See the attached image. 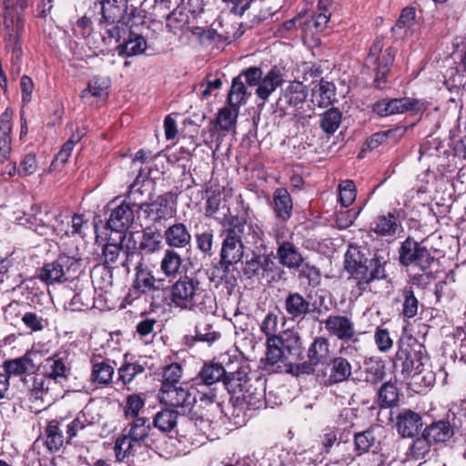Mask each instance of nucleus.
<instances>
[{"label":"nucleus","instance_id":"57","mask_svg":"<svg viewBox=\"0 0 466 466\" xmlns=\"http://www.w3.org/2000/svg\"><path fill=\"white\" fill-rule=\"evenodd\" d=\"M214 242V231L207 228L196 234V243L198 249L205 256L212 255V248Z\"/></svg>","mask_w":466,"mask_h":466},{"label":"nucleus","instance_id":"31","mask_svg":"<svg viewBox=\"0 0 466 466\" xmlns=\"http://www.w3.org/2000/svg\"><path fill=\"white\" fill-rule=\"evenodd\" d=\"M226 367L217 362H207L203 365L197 377L193 380L196 384L211 386L221 380L226 374Z\"/></svg>","mask_w":466,"mask_h":466},{"label":"nucleus","instance_id":"6","mask_svg":"<svg viewBox=\"0 0 466 466\" xmlns=\"http://www.w3.org/2000/svg\"><path fill=\"white\" fill-rule=\"evenodd\" d=\"M218 410L217 394L214 390L199 391V399L192 404L187 418L193 427L204 434L211 429L213 411Z\"/></svg>","mask_w":466,"mask_h":466},{"label":"nucleus","instance_id":"49","mask_svg":"<svg viewBox=\"0 0 466 466\" xmlns=\"http://www.w3.org/2000/svg\"><path fill=\"white\" fill-rule=\"evenodd\" d=\"M247 95V88L245 86L244 80L242 79V76L234 77L228 96V104L239 106L246 103Z\"/></svg>","mask_w":466,"mask_h":466},{"label":"nucleus","instance_id":"26","mask_svg":"<svg viewBox=\"0 0 466 466\" xmlns=\"http://www.w3.org/2000/svg\"><path fill=\"white\" fill-rule=\"evenodd\" d=\"M238 367L236 370L231 369L229 366L226 369V374L223 378V384L228 390V393L233 395L235 398L241 393V390L248 383L249 379L248 373L239 363H237Z\"/></svg>","mask_w":466,"mask_h":466},{"label":"nucleus","instance_id":"47","mask_svg":"<svg viewBox=\"0 0 466 466\" xmlns=\"http://www.w3.org/2000/svg\"><path fill=\"white\" fill-rule=\"evenodd\" d=\"M411 445L409 448V455L413 460H422L431 452V446L434 444L429 438L421 431V434L414 437Z\"/></svg>","mask_w":466,"mask_h":466},{"label":"nucleus","instance_id":"41","mask_svg":"<svg viewBox=\"0 0 466 466\" xmlns=\"http://www.w3.org/2000/svg\"><path fill=\"white\" fill-rule=\"evenodd\" d=\"M326 329L338 339L347 341L350 339V319L344 316H329L325 320Z\"/></svg>","mask_w":466,"mask_h":466},{"label":"nucleus","instance_id":"36","mask_svg":"<svg viewBox=\"0 0 466 466\" xmlns=\"http://www.w3.org/2000/svg\"><path fill=\"white\" fill-rule=\"evenodd\" d=\"M45 375L47 379L57 380L66 378L70 372V367L66 358L60 357L58 354L46 360L44 365Z\"/></svg>","mask_w":466,"mask_h":466},{"label":"nucleus","instance_id":"16","mask_svg":"<svg viewBox=\"0 0 466 466\" xmlns=\"http://www.w3.org/2000/svg\"><path fill=\"white\" fill-rule=\"evenodd\" d=\"M422 427L421 415L410 409H402L396 416L395 428L401 438H414Z\"/></svg>","mask_w":466,"mask_h":466},{"label":"nucleus","instance_id":"62","mask_svg":"<svg viewBox=\"0 0 466 466\" xmlns=\"http://www.w3.org/2000/svg\"><path fill=\"white\" fill-rule=\"evenodd\" d=\"M375 438L371 431H364L354 434V446L357 453L370 452Z\"/></svg>","mask_w":466,"mask_h":466},{"label":"nucleus","instance_id":"27","mask_svg":"<svg viewBox=\"0 0 466 466\" xmlns=\"http://www.w3.org/2000/svg\"><path fill=\"white\" fill-rule=\"evenodd\" d=\"M90 381L97 386H108L115 374V368L109 360H97L91 359Z\"/></svg>","mask_w":466,"mask_h":466},{"label":"nucleus","instance_id":"21","mask_svg":"<svg viewBox=\"0 0 466 466\" xmlns=\"http://www.w3.org/2000/svg\"><path fill=\"white\" fill-rule=\"evenodd\" d=\"M265 385L262 380H249L237 396V400L246 404L249 409L257 410L265 402Z\"/></svg>","mask_w":466,"mask_h":466},{"label":"nucleus","instance_id":"50","mask_svg":"<svg viewBox=\"0 0 466 466\" xmlns=\"http://www.w3.org/2000/svg\"><path fill=\"white\" fill-rule=\"evenodd\" d=\"M183 376V368L178 363H171L163 368L161 387L160 389H167L169 387L177 386Z\"/></svg>","mask_w":466,"mask_h":466},{"label":"nucleus","instance_id":"39","mask_svg":"<svg viewBox=\"0 0 466 466\" xmlns=\"http://www.w3.org/2000/svg\"><path fill=\"white\" fill-rule=\"evenodd\" d=\"M12 112L9 109L0 116V157L6 159L11 151Z\"/></svg>","mask_w":466,"mask_h":466},{"label":"nucleus","instance_id":"24","mask_svg":"<svg viewBox=\"0 0 466 466\" xmlns=\"http://www.w3.org/2000/svg\"><path fill=\"white\" fill-rule=\"evenodd\" d=\"M163 238L166 244L173 248H185L191 243V234L182 222L168 226L164 231Z\"/></svg>","mask_w":466,"mask_h":466},{"label":"nucleus","instance_id":"42","mask_svg":"<svg viewBox=\"0 0 466 466\" xmlns=\"http://www.w3.org/2000/svg\"><path fill=\"white\" fill-rule=\"evenodd\" d=\"M178 413L173 409L166 408L157 411L153 418V426L161 432L167 433L177 424Z\"/></svg>","mask_w":466,"mask_h":466},{"label":"nucleus","instance_id":"28","mask_svg":"<svg viewBox=\"0 0 466 466\" xmlns=\"http://www.w3.org/2000/svg\"><path fill=\"white\" fill-rule=\"evenodd\" d=\"M293 202L286 188H277L273 193V210L278 219L286 222L292 215Z\"/></svg>","mask_w":466,"mask_h":466},{"label":"nucleus","instance_id":"35","mask_svg":"<svg viewBox=\"0 0 466 466\" xmlns=\"http://www.w3.org/2000/svg\"><path fill=\"white\" fill-rule=\"evenodd\" d=\"M307 96L306 86L299 81H293L283 91L279 103L287 106H295L303 103Z\"/></svg>","mask_w":466,"mask_h":466},{"label":"nucleus","instance_id":"11","mask_svg":"<svg viewBox=\"0 0 466 466\" xmlns=\"http://www.w3.org/2000/svg\"><path fill=\"white\" fill-rule=\"evenodd\" d=\"M421 106L420 100L413 97L382 98L372 105V112L380 117H385L410 111L419 112L421 110Z\"/></svg>","mask_w":466,"mask_h":466},{"label":"nucleus","instance_id":"40","mask_svg":"<svg viewBox=\"0 0 466 466\" xmlns=\"http://www.w3.org/2000/svg\"><path fill=\"white\" fill-rule=\"evenodd\" d=\"M150 430L151 424L148 418H134L128 422V431L126 435L136 443L143 442L148 438Z\"/></svg>","mask_w":466,"mask_h":466},{"label":"nucleus","instance_id":"43","mask_svg":"<svg viewBox=\"0 0 466 466\" xmlns=\"http://www.w3.org/2000/svg\"><path fill=\"white\" fill-rule=\"evenodd\" d=\"M63 421V419L52 420L48 421L47 426L46 428V448L50 451H57L63 446L64 443V435L60 429V423Z\"/></svg>","mask_w":466,"mask_h":466},{"label":"nucleus","instance_id":"63","mask_svg":"<svg viewBox=\"0 0 466 466\" xmlns=\"http://www.w3.org/2000/svg\"><path fill=\"white\" fill-rule=\"evenodd\" d=\"M145 371L142 365L137 363H127L118 369L119 380L123 384H128L134 380L137 375Z\"/></svg>","mask_w":466,"mask_h":466},{"label":"nucleus","instance_id":"12","mask_svg":"<svg viewBox=\"0 0 466 466\" xmlns=\"http://www.w3.org/2000/svg\"><path fill=\"white\" fill-rule=\"evenodd\" d=\"M157 399L160 403L173 410L180 408L189 411L192 404L195 403V397L192 396L187 383L185 382L167 389H159Z\"/></svg>","mask_w":466,"mask_h":466},{"label":"nucleus","instance_id":"4","mask_svg":"<svg viewBox=\"0 0 466 466\" xmlns=\"http://www.w3.org/2000/svg\"><path fill=\"white\" fill-rule=\"evenodd\" d=\"M5 12L4 15L5 41L6 48L11 50L13 66H19L22 49L19 44L21 32L24 28L22 11L27 6L26 0H17L16 7L11 0H4ZM19 71V66H17Z\"/></svg>","mask_w":466,"mask_h":466},{"label":"nucleus","instance_id":"38","mask_svg":"<svg viewBox=\"0 0 466 466\" xmlns=\"http://www.w3.org/2000/svg\"><path fill=\"white\" fill-rule=\"evenodd\" d=\"M4 374L10 376H22L34 370L35 364L29 354H25L20 358L7 360L4 361Z\"/></svg>","mask_w":466,"mask_h":466},{"label":"nucleus","instance_id":"61","mask_svg":"<svg viewBox=\"0 0 466 466\" xmlns=\"http://www.w3.org/2000/svg\"><path fill=\"white\" fill-rule=\"evenodd\" d=\"M133 443H135L133 440L126 434L116 440L114 450L118 461H124L131 454L134 447Z\"/></svg>","mask_w":466,"mask_h":466},{"label":"nucleus","instance_id":"9","mask_svg":"<svg viewBox=\"0 0 466 466\" xmlns=\"http://www.w3.org/2000/svg\"><path fill=\"white\" fill-rule=\"evenodd\" d=\"M386 364L380 357L365 358L351 362V380L377 385L386 377Z\"/></svg>","mask_w":466,"mask_h":466},{"label":"nucleus","instance_id":"52","mask_svg":"<svg viewBox=\"0 0 466 466\" xmlns=\"http://www.w3.org/2000/svg\"><path fill=\"white\" fill-rule=\"evenodd\" d=\"M123 248L121 245L107 243L103 248L102 260L108 268H116L120 265Z\"/></svg>","mask_w":466,"mask_h":466},{"label":"nucleus","instance_id":"51","mask_svg":"<svg viewBox=\"0 0 466 466\" xmlns=\"http://www.w3.org/2000/svg\"><path fill=\"white\" fill-rule=\"evenodd\" d=\"M350 375V363L342 356L336 357L330 367L329 381L331 383H338L347 380Z\"/></svg>","mask_w":466,"mask_h":466},{"label":"nucleus","instance_id":"60","mask_svg":"<svg viewBox=\"0 0 466 466\" xmlns=\"http://www.w3.org/2000/svg\"><path fill=\"white\" fill-rule=\"evenodd\" d=\"M196 339L208 343H213L220 338V333L215 330L211 324L199 322L196 327Z\"/></svg>","mask_w":466,"mask_h":466},{"label":"nucleus","instance_id":"18","mask_svg":"<svg viewBox=\"0 0 466 466\" xmlns=\"http://www.w3.org/2000/svg\"><path fill=\"white\" fill-rule=\"evenodd\" d=\"M221 237L223 238L220 250V265L225 268L236 265L244 258L245 246L241 241H237L224 230Z\"/></svg>","mask_w":466,"mask_h":466},{"label":"nucleus","instance_id":"59","mask_svg":"<svg viewBox=\"0 0 466 466\" xmlns=\"http://www.w3.org/2000/svg\"><path fill=\"white\" fill-rule=\"evenodd\" d=\"M443 84L450 92L459 93L464 86V76L458 67L450 68L447 70Z\"/></svg>","mask_w":466,"mask_h":466},{"label":"nucleus","instance_id":"54","mask_svg":"<svg viewBox=\"0 0 466 466\" xmlns=\"http://www.w3.org/2000/svg\"><path fill=\"white\" fill-rule=\"evenodd\" d=\"M340 121V111L337 108H330L321 115L319 125L324 132L333 134L339 128Z\"/></svg>","mask_w":466,"mask_h":466},{"label":"nucleus","instance_id":"37","mask_svg":"<svg viewBox=\"0 0 466 466\" xmlns=\"http://www.w3.org/2000/svg\"><path fill=\"white\" fill-rule=\"evenodd\" d=\"M400 400L399 389L396 382L389 380L380 387L377 392V401L381 409L393 408L398 405Z\"/></svg>","mask_w":466,"mask_h":466},{"label":"nucleus","instance_id":"48","mask_svg":"<svg viewBox=\"0 0 466 466\" xmlns=\"http://www.w3.org/2000/svg\"><path fill=\"white\" fill-rule=\"evenodd\" d=\"M181 264L180 255L173 249H167L161 260L160 268L167 277H173L179 271Z\"/></svg>","mask_w":466,"mask_h":466},{"label":"nucleus","instance_id":"15","mask_svg":"<svg viewBox=\"0 0 466 466\" xmlns=\"http://www.w3.org/2000/svg\"><path fill=\"white\" fill-rule=\"evenodd\" d=\"M28 223L37 234L46 235L55 230L54 221L57 216L47 205L34 204L28 213Z\"/></svg>","mask_w":466,"mask_h":466},{"label":"nucleus","instance_id":"1","mask_svg":"<svg viewBox=\"0 0 466 466\" xmlns=\"http://www.w3.org/2000/svg\"><path fill=\"white\" fill-rule=\"evenodd\" d=\"M170 300L176 308L202 312L212 311L214 304V299L195 275L182 276L171 286Z\"/></svg>","mask_w":466,"mask_h":466},{"label":"nucleus","instance_id":"5","mask_svg":"<svg viewBox=\"0 0 466 466\" xmlns=\"http://www.w3.org/2000/svg\"><path fill=\"white\" fill-rule=\"evenodd\" d=\"M426 359L425 348L417 339L399 343L394 359V369H400L403 379H408L422 372Z\"/></svg>","mask_w":466,"mask_h":466},{"label":"nucleus","instance_id":"58","mask_svg":"<svg viewBox=\"0 0 466 466\" xmlns=\"http://www.w3.org/2000/svg\"><path fill=\"white\" fill-rule=\"evenodd\" d=\"M416 17V9L413 6L404 7L396 21V24L391 27V31L396 33L400 29H411L414 25Z\"/></svg>","mask_w":466,"mask_h":466},{"label":"nucleus","instance_id":"20","mask_svg":"<svg viewBox=\"0 0 466 466\" xmlns=\"http://www.w3.org/2000/svg\"><path fill=\"white\" fill-rule=\"evenodd\" d=\"M331 4V0H319L318 11L311 15H303L302 21V31L307 34H315L323 31L330 17L329 6Z\"/></svg>","mask_w":466,"mask_h":466},{"label":"nucleus","instance_id":"32","mask_svg":"<svg viewBox=\"0 0 466 466\" xmlns=\"http://www.w3.org/2000/svg\"><path fill=\"white\" fill-rule=\"evenodd\" d=\"M67 261V258H60L56 261L46 263L40 270L39 279L48 285L65 281L66 279L64 268Z\"/></svg>","mask_w":466,"mask_h":466},{"label":"nucleus","instance_id":"14","mask_svg":"<svg viewBox=\"0 0 466 466\" xmlns=\"http://www.w3.org/2000/svg\"><path fill=\"white\" fill-rule=\"evenodd\" d=\"M135 270L136 277L132 288L137 293L147 294L164 291L167 289L166 280L155 278L152 271L143 262H137Z\"/></svg>","mask_w":466,"mask_h":466},{"label":"nucleus","instance_id":"10","mask_svg":"<svg viewBox=\"0 0 466 466\" xmlns=\"http://www.w3.org/2000/svg\"><path fill=\"white\" fill-rule=\"evenodd\" d=\"M223 230L237 241H241L245 247L246 245L256 246L262 241L263 238V230L259 226L248 222L238 216L230 217Z\"/></svg>","mask_w":466,"mask_h":466},{"label":"nucleus","instance_id":"64","mask_svg":"<svg viewBox=\"0 0 466 466\" xmlns=\"http://www.w3.org/2000/svg\"><path fill=\"white\" fill-rule=\"evenodd\" d=\"M381 456L376 452L357 453L351 458V466H380Z\"/></svg>","mask_w":466,"mask_h":466},{"label":"nucleus","instance_id":"33","mask_svg":"<svg viewBox=\"0 0 466 466\" xmlns=\"http://www.w3.org/2000/svg\"><path fill=\"white\" fill-rule=\"evenodd\" d=\"M103 23L118 24L127 11V0H104L102 2Z\"/></svg>","mask_w":466,"mask_h":466},{"label":"nucleus","instance_id":"13","mask_svg":"<svg viewBox=\"0 0 466 466\" xmlns=\"http://www.w3.org/2000/svg\"><path fill=\"white\" fill-rule=\"evenodd\" d=\"M329 340L323 337L314 339L308 350V361L296 364V375L310 374L319 364H324L329 359Z\"/></svg>","mask_w":466,"mask_h":466},{"label":"nucleus","instance_id":"53","mask_svg":"<svg viewBox=\"0 0 466 466\" xmlns=\"http://www.w3.org/2000/svg\"><path fill=\"white\" fill-rule=\"evenodd\" d=\"M107 83L106 81L99 78L94 77L89 83L87 86L81 92V98L84 100L88 99L91 96L105 98L107 96Z\"/></svg>","mask_w":466,"mask_h":466},{"label":"nucleus","instance_id":"7","mask_svg":"<svg viewBox=\"0 0 466 466\" xmlns=\"http://www.w3.org/2000/svg\"><path fill=\"white\" fill-rule=\"evenodd\" d=\"M137 180L131 184L127 198L121 205L115 208L107 220V227L117 232H122L130 228L134 222V212L131 206L141 208L143 201L140 199L142 192L137 187Z\"/></svg>","mask_w":466,"mask_h":466},{"label":"nucleus","instance_id":"46","mask_svg":"<svg viewBox=\"0 0 466 466\" xmlns=\"http://www.w3.org/2000/svg\"><path fill=\"white\" fill-rule=\"evenodd\" d=\"M278 338L267 339V351L265 357L266 365L274 366L281 361L288 366V357L279 346Z\"/></svg>","mask_w":466,"mask_h":466},{"label":"nucleus","instance_id":"34","mask_svg":"<svg viewBox=\"0 0 466 466\" xmlns=\"http://www.w3.org/2000/svg\"><path fill=\"white\" fill-rule=\"evenodd\" d=\"M283 82L282 75L276 66L272 67L264 76L261 77L256 94L262 100H267L268 96Z\"/></svg>","mask_w":466,"mask_h":466},{"label":"nucleus","instance_id":"8","mask_svg":"<svg viewBox=\"0 0 466 466\" xmlns=\"http://www.w3.org/2000/svg\"><path fill=\"white\" fill-rule=\"evenodd\" d=\"M398 255L400 265L405 268L417 267L422 272L430 269L434 261L431 251L410 236L400 242Z\"/></svg>","mask_w":466,"mask_h":466},{"label":"nucleus","instance_id":"56","mask_svg":"<svg viewBox=\"0 0 466 466\" xmlns=\"http://www.w3.org/2000/svg\"><path fill=\"white\" fill-rule=\"evenodd\" d=\"M147 48V41L141 35H135L133 38H129L121 46L120 54L126 55L127 56H133L141 55Z\"/></svg>","mask_w":466,"mask_h":466},{"label":"nucleus","instance_id":"45","mask_svg":"<svg viewBox=\"0 0 466 466\" xmlns=\"http://www.w3.org/2000/svg\"><path fill=\"white\" fill-rule=\"evenodd\" d=\"M238 107L237 106L222 107L217 116V127L219 130L229 131L235 128L238 116Z\"/></svg>","mask_w":466,"mask_h":466},{"label":"nucleus","instance_id":"29","mask_svg":"<svg viewBox=\"0 0 466 466\" xmlns=\"http://www.w3.org/2000/svg\"><path fill=\"white\" fill-rule=\"evenodd\" d=\"M373 225V232L382 238L394 237L399 229H402L401 222L392 212L378 216Z\"/></svg>","mask_w":466,"mask_h":466},{"label":"nucleus","instance_id":"2","mask_svg":"<svg viewBox=\"0 0 466 466\" xmlns=\"http://www.w3.org/2000/svg\"><path fill=\"white\" fill-rule=\"evenodd\" d=\"M385 278V268L380 258L367 246L351 244V279L356 281L360 291L367 290L371 281Z\"/></svg>","mask_w":466,"mask_h":466},{"label":"nucleus","instance_id":"22","mask_svg":"<svg viewBox=\"0 0 466 466\" xmlns=\"http://www.w3.org/2000/svg\"><path fill=\"white\" fill-rule=\"evenodd\" d=\"M279 344L288 357V366L290 372L296 374V364L301 354V340L299 335L292 330L284 331L278 336Z\"/></svg>","mask_w":466,"mask_h":466},{"label":"nucleus","instance_id":"23","mask_svg":"<svg viewBox=\"0 0 466 466\" xmlns=\"http://www.w3.org/2000/svg\"><path fill=\"white\" fill-rule=\"evenodd\" d=\"M284 309L289 319L301 321L311 311L310 302L299 292H290L285 298Z\"/></svg>","mask_w":466,"mask_h":466},{"label":"nucleus","instance_id":"25","mask_svg":"<svg viewBox=\"0 0 466 466\" xmlns=\"http://www.w3.org/2000/svg\"><path fill=\"white\" fill-rule=\"evenodd\" d=\"M396 301L401 303L400 315L408 319L416 317L419 308L423 307V304L420 302L415 295L412 286H405L400 289Z\"/></svg>","mask_w":466,"mask_h":466},{"label":"nucleus","instance_id":"55","mask_svg":"<svg viewBox=\"0 0 466 466\" xmlns=\"http://www.w3.org/2000/svg\"><path fill=\"white\" fill-rule=\"evenodd\" d=\"M145 406V400L139 394H131L127 397L124 406V416L127 420L139 418V412Z\"/></svg>","mask_w":466,"mask_h":466},{"label":"nucleus","instance_id":"3","mask_svg":"<svg viewBox=\"0 0 466 466\" xmlns=\"http://www.w3.org/2000/svg\"><path fill=\"white\" fill-rule=\"evenodd\" d=\"M395 58V50L391 46H386L383 37H377L370 47L361 75L368 74L369 70L374 73L372 85L375 88H386L388 75Z\"/></svg>","mask_w":466,"mask_h":466},{"label":"nucleus","instance_id":"17","mask_svg":"<svg viewBox=\"0 0 466 466\" xmlns=\"http://www.w3.org/2000/svg\"><path fill=\"white\" fill-rule=\"evenodd\" d=\"M434 446L446 445L455 434L454 426L448 419L434 420L421 431Z\"/></svg>","mask_w":466,"mask_h":466},{"label":"nucleus","instance_id":"19","mask_svg":"<svg viewBox=\"0 0 466 466\" xmlns=\"http://www.w3.org/2000/svg\"><path fill=\"white\" fill-rule=\"evenodd\" d=\"M275 238L278 244L277 256L279 263L288 268H299L304 261L299 248L290 241L281 240L279 231H276Z\"/></svg>","mask_w":466,"mask_h":466},{"label":"nucleus","instance_id":"44","mask_svg":"<svg viewBox=\"0 0 466 466\" xmlns=\"http://www.w3.org/2000/svg\"><path fill=\"white\" fill-rule=\"evenodd\" d=\"M162 236L158 229L147 227L143 230L139 249L146 253H154L161 248Z\"/></svg>","mask_w":466,"mask_h":466},{"label":"nucleus","instance_id":"30","mask_svg":"<svg viewBox=\"0 0 466 466\" xmlns=\"http://www.w3.org/2000/svg\"><path fill=\"white\" fill-rule=\"evenodd\" d=\"M336 88L334 84L321 79L313 88L311 102L319 107H328L335 101Z\"/></svg>","mask_w":466,"mask_h":466}]
</instances>
